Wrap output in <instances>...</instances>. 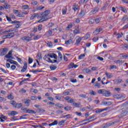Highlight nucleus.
Masks as SVG:
<instances>
[{
    "mask_svg": "<svg viewBox=\"0 0 128 128\" xmlns=\"http://www.w3.org/2000/svg\"><path fill=\"white\" fill-rule=\"evenodd\" d=\"M94 116H90L88 118V120H89L88 122H86L84 124H88L89 122H94Z\"/></svg>",
    "mask_w": 128,
    "mask_h": 128,
    "instance_id": "2eb2a0df",
    "label": "nucleus"
},
{
    "mask_svg": "<svg viewBox=\"0 0 128 128\" xmlns=\"http://www.w3.org/2000/svg\"><path fill=\"white\" fill-rule=\"evenodd\" d=\"M7 36H8V38H13V36H14V33L10 32L9 34H7Z\"/></svg>",
    "mask_w": 128,
    "mask_h": 128,
    "instance_id": "2f4dec72",
    "label": "nucleus"
},
{
    "mask_svg": "<svg viewBox=\"0 0 128 128\" xmlns=\"http://www.w3.org/2000/svg\"><path fill=\"white\" fill-rule=\"evenodd\" d=\"M52 30H48L46 34V35L48 38L50 36H52Z\"/></svg>",
    "mask_w": 128,
    "mask_h": 128,
    "instance_id": "b1692460",
    "label": "nucleus"
},
{
    "mask_svg": "<svg viewBox=\"0 0 128 128\" xmlns=\"http://www.w3.org/2000/svg\"><path fill=\"white\" fill-rule=\"evenodd\" d=\"M55 98L58 100H60L62 99V96H60V95H57L55 96Z\"/></svg>",
    "mask_w": 128,
    "mask_h": 128,
    "instance_id": "58836bf2",
    "label": "nucleus"
},
{
    "mask_svg": "<svg viewBox=\"0 0 128 128\" xmlns=\"http://www.w3.org/2000/svg\"><path fill=\"white\" fill-rule=\"evenodd\" d=\"M116 110H121L120 112V116L122 118H124V116H128V106L124 104L122 105H120L117 107H116Z\"/></svg>",
    "mask_w": 128,
    "mask_h": 128,
    "instance_id": "f257e3e1",
    "label": "nucleus"
},
{
    "mask_svg": "<svg viewBox=\"0 0 128 128\" xmlns=\"http://www.w3.org/2000/svg\"><path fill=\"white\" fill-rule=\"evenodd\" d=\"M114 62L115 64H120V66L124 62V60H114Z\"/></svg>",
    "mask_w": 128,
    "mask_h": 128,
    "instance_id": "ddd939ff",
    "label": "nucleus"
},
{
    "mask_svg": "<svg viewBox=\"0 0 128 128\" xmlns=\"http://www.w3.org/2000/svg\"><path fill=\"white\" fill-rule=\"evenodd\" d=\"M50 14V11L48 10H46L42 12L41 14L42 18L38 21V22H42L48 20L50 18V16H48Z\"/></svg>",
    "mask_w": 128,
    "mask_h": 128,
    "instance_id": "f03ea898",
    "label": "nucleus"
},
{
    "mask_svg": "<svg viewBox=\"0 0 128 128\" xmlns=\"http://www.w3.org/2000/svg\"><path fill=\"white\" fill-rule=\"evenodd\" d=\"M10 68H12V70H14L16 68V66L15 65L13 64L11 66Z\"/></svg>",
    "mask_w": 128,
    "mask_h": 128,
    "instance_id": "338daca9",
    "label": "nucleus"
},
{
    "mask_svg": "<svg viewBox=\"0 0 128 128\" xmlns=\"http://www.w3.org/2000/svg\"><path fill=\"white\" fill-rule=\"evenodd\" d=\"M30 100H38V97L35 96H32L30 97Z\"/></svg>",
    "mask_w": 128,
    "mask_h": 128,
    "instance_id": "052dcab7",
    "label": "nucleus"
},
{
    "mask_svg": "<svg viewBox=\"0 0 128 128\" xmlns=\"http://www.w3.org/2000/svg\"><path fill=\"white\" fill-rule=\"evenodd\" d=\"M126 98V95L124 94H119V100H123Z\"/></svg>",
    "mask_w": 128,
    "mask_h": 128,
    "instance_id": "e433bc0d",
    "label": "nucleus"
},
{
    "mask_svg": "<svg viewBox=\"0 0 128 128\" xmlns=\"http://www.w3.org/2000/svg\"><path fill=\"white\" fill-rule=\"evenodd\" d=\"M24 104H26V106H30V100L28 99L24 101Z\"/></svg>",
    "mask_w": 128,
    "mask_h": 128,
    "instance_id": "cd10ccee",
    "label": "nucleus"
},
{
    "mask_svg": "<svg viewBox=\"0 0 128 128\" xmlns=\"http://www.w3.org/2000/svg\"><path fill=\"white\" fill-rule=\"evenodd\" d=\"M86 56L85 54H82L79 56L78 60H82Z\"/></svg>",
    "mask_w": 128,
    "mask_h": 128,
    "instance_id": "603ef678",
    "label": "nucleus"
},
{
    "mask_svg": "<svg viewBox=\"0 0 128 128\" xmlns=\"http://www.w3.org/2000/svg\"><path fill=\"white\" fill-rule=\"evenodd\" d=\"M66 122V120H62L60 122H58V126H64Z\"/></svg>",
    "mask_w": 128,
    "mask_h": 128,
    "instance_id": "c9c22d12",
    "label": "nucleus"
},
{
    "mask_svg": "<svg viewBox=\"0 0 128 128\" xmlns=\"http://www.w3.org/2000/svg\"><path fill=\"white\" fill-rule=\"evenodd\" d=\"M20 40H24V42H28L31 40H32V38L28 36H25L21 37Z\"/></svg>",
    "mask_w": 128,
    "mask_h": 128,
    "instance_id": "7ed1b4c3",
    "label": "nucleus"
},
{
    "mask_svg": "<svg viewBox=\"0 0 128 128\" xmlns=\"http://www.w3.org/2000/svg\"><path fill=\"white\" fill-rule=\"evenodd\" d=\"M21 110H22L24 114H28V108H21Z\"/></svg>",
    "mask_w": 128,
    "mask_h": 128,
    "instance_id": "c756f323",
    "label": "nucleus"
},
{
    "mask_svg": "<svg viewBox=\"0 0 128 128\" xmlns=\"http://www.w3.org/2000/svg\"><path fill=\"white\" fill-rule=\"evenodd\" d=\"M44 8V6H37L36 8V10H42Z\"/></svg>",
    "mask_w": 128,
    "mask_h": 128,
    "instance_id": "72a5a7b5",
    "label": "nucleus"
},
{
    "mask_svg": "<svg viewBox=\"0 0 128 128\" xmlns=\"http://www.w3.org/2000/svg\"><path fill=\"white\" fill-rule=\"evenodd\" d=\"M100 8L98 6H96L90 12V14H95L96 12H98Z\"/></svg>",
    "mask_w": 128,
    "mask_h": 128,
    "instance_id": "423d86ee",
    "label": "nucleus"
},
{
    "mask_svg": "<svg viewBox=\"0 0 128 128\" xmlns=\"http://www.w3.org/2000/svg\"><path fill=\"white\" fill-rule=\"evenodd\" d=\"M58 124V122L57 120H54L51 124H48L49 126H56Z\"/></svg>",
    "mask_w": 128,
    "mask_h": 128,
    "instance_id": "4be33fe9",
    "label": "nucleus"
},
{
    "mask_svg": "<svg viewBox=\"0 0 128 128\" xmlns=\"http://www.w3.org/2000/svg\"><path fill=\"white\" fill-rule=\"evenodd\" d=\"M63 94L64 96H68V94H70V92L66 90L64 92Z\"/></svg>",
    "mask_w": 128,
    "mask_h": 128,
    "instance_id": "6e6d98bb",
    "label": "nucleus"
},
{
    "mask_svg": "<svg viewBox=\"0 0 128 128\" xmlns=\"http://www.w3.org/2000/svg\"><path fill=\"white\" fill-rule=\"evenodd\" d=\"M118 68L116 65H111L110 66V70H116Z\"/></svg>",
    "mask_w": 128,
    "mask_h": 128,
    "instance_id": "a19ab883",
    "label": "nucleus"
},
{
    "mask_svg": "<svg viewBox=\"0 0 128 128\" xmlns=\"http://www.w3.org/2000/svg\"><path fill=\"white\" fill-rule=\"evenodd\" d=\"M73 10H78V4H74L73 6Z\"/></svg>",
    "mask_w": 128,
    "mask_h": 128,
    "instance_id": "37998d69",
    "label": "nucleus"
},
{
    "mask_svg": "<svg viewBox=\"0 0 128 128\" xmlns=\"http://www.w3.org/2000/svg\"><path fill=\"white\" fill-rule=\"evenodd\" d=\"M119 56L120 60H126V58H128V55L124 54H120Z\"/></svg>",
    "mask_w": 128,
    "mask_h": 128,
    "instance_id": "9d476101",
    "label": "nucleus"
},
{
    "mask_svg": "<svg viewBox=\"0 0 128 128\" xmlns=\"http://www.w3.org/2000/svg\"><path fill=\"white\" fill-rule=\"evenodd\" d=\"M100 32H102V28H98L94 32V34H98Z\"/></svg>",
    "mask_w": 128,
    "mask_h": 128,
    "instance_id": "f8f14e48",
    "label": "nucleus"
},
{
    "mask_svg": "<svg viewBox=\"0 0 128 128\" xmlns=\"http://www.w3.org/2000/svg\"><path fill=\"white\" fill-rule=\"evenodd\" d=\"M94 86L98 88H100L102 86V85L100 84L98 82H95V84L94 85Z\"/></svg>",
    "mask_w": 128,
    "mask_h": 128,
    "instance_id": "bb28decb",
    "label": "nucleus"
},
{
    "mask_svg": "<svg viewBox=\"0 0 128 128\" xmlns=\"http://www.w3.org/2000/svg\"><path fill=\"white\" fill-rule=\"evenodd\" d=\"M72 26H74V25H72V24L70 23L68 26L67 28H72Z\"/></svg>",
    "mask_w": 128,
    "mask_h": 128,
    "instance_id": "0e129e2a",
    "label": "nucleus"
},
{
    "mask_svg": "<svg viewBox=\"0 0 128 128\" xmlns=\"http://www.w3.org/2000/svg\"><path fill=\"white\" fill-rule=\"evenodd\" d=\"M27 114H36V112H35V111L34 110L28 109V112Z\"/></svg>",
    "mask_w": 128,
    "mask_h": 128,
    "instance_id": "f704fd0d",
    "label": "nucleus"
},
{
    "mask_svg": "<svg viewBox=\"0 0 128 128\" xmlns=\"http://www.w3.org/2000/svg\"><path fill=\"white\" fill-rule=\"evenodd\" d=\"M64 110H66L67 112H68V110H72V106H68L64 108Z\"/></svg>",
    "mask_w": 128,
    "mask_h": 128,
    "instance_id": "ea45409f",
    "label": "nucleus"
},
{
    "mask_svg": "<svg viewBox=\"0 0 128 128\" xmlns=\"http://www.w3.org/2000/svg\"><path fill=\"white\" fill-rule=\"evenodd\" d=\"M4 8L6 9V10H8V8H10V4H5L4 5Z\"/></svg>",
    "mask_w": 128,
    "mask_h": 128,
    "instance_id": "e2e57ef3",
    "label": "nucleus"
},
{
    "mask_svg": "<svg viewBox=\"0 0 128 128\" xmlns=\"http://www.w3.org/2000/svg\"><path fill=\"white\" fill-rule=\"evenodd\" d=\"M114 122H110L108 124H106L105 126H104V128H109V126H114Z\"/></svg>",
    "mask_w": 128,
    "mask_h": 128,
    "instance_id": "5701e85b",
    "label": "nucleus"
},
{
    "mask_svg": "<svg viewBox=\"0 0 128 128\" xmlns=\"http://www.w3.org/2000/svg\"><path fill=\"white\" fill-rule=\"evenodd\" d=\"M110 91H108L106 90H104V94H103V96H110Z\"/></svg>",
    "mask_w": 128,
    "mask_h": 128,
    "instance_id": "a211bd4d",
    "label": "nucleus"
},
{
    "mask_svg": "<svg viewBox=\"0 0 128 128\" xmlns=\"http://www.w3.org/2000/svg\"><path fill=\"white\" fill-rule=\"evenodd\" d=\"M80 28L79 26H76L74 28V30H73V34L74 36L76 34H80Z\"/></svg>",
    "mask_w": 128,
    "mask_h": 128,
    "instance_id": "20e7f679",
    "label": "nucleus"
},
{
    "mask_svg": "<svg viewBox=\"0 0 128 128\" xmlns=\"http://www.w3.org/2000/svg\"><path fill=\"white\" fill-rule=\"evenodd\" d=\"M55 106L57 108H64V105L62 104H55Z\"/></svg>",
    "mask_w": 128,
    "mask_h": 128,
    "instance_id": "79ce46f5",
    "label": "nucleus"
},
{
    "mask_svg": "<svg viewBox=\"0 0 128 128\" xmlns=\"http://www.w3.org/2000/svg\"><path fill=\"white\" fill-rule=\"evenodd\" d=\"M28 62V64H32V62H34V59L29 57Z\"/></svg>",
    "mask_w": 128,
    "mask_h": 128,
    "instance_id": "680f3d73",
    "label": "nucleus"
},
{
    "mask_svg": "<svg viewBox=\"0 0 128 128\" xmlns=\"http://www.w3.org/2000/svg\"><path fill=\"white\" fill-rule=\"evenodd\" d=\"M43 58L44 60H46V62H52V59H50L48 54L45 55Z\"/></svg>",
    "mask_w": 128,
    "mask_h": 128,
    "instance_id": "1a4fd4ad",
    "label": "nucleus"
},
{
    "mask_svg": "<svg viewBox=\"0 0 128 128\" xmlns=\"http://www.w3.org/2000/svg\"><path fill=\"white\" fill-rule=\"evenodd\" d=\"M119 10L123 12H128V10L126 9V8H124V7L120 6Z\"/></svg>",
    "mask_w": 128,
    "mask_h": 128,
    "instance_id": "7c9ffc66",
    "label": "nucleus"
},
{
    "mask_svg": "<svg viewBox=\"0 0 128 128\" xmlns=\"http://www.w3.org/2000/svg\"><path fill=\"white\" fill-rule=\"evenodd\" d=\"M76 42L74 45L76 46H80V42H82V38H80V36H76Z\"/></svg>",
    "mask_w": 128,
    "mask_h": 128,
    "instance_id": "39448f33",
    "label": "nucleus"
},
{
    "mask_svg": "<svg viewBox=\"0 0 128 128\" xmlns=\"http://www.w3.org/2000/svg\"><path fill=\"white\" fill-rule=\"evenodd\" d=\"M51 70H56V68H58V66L56 65L52 64L50 66Z\"/></svg>",
    "mask_w": 128,
    "mask_h": 128,
    "instance_id": "412c9836",
    "label": "nucleus"
},
{
    "mask_svg": "<svg viewBox=\"0 0 128 128\" xmlns=\"http://www.w3.org/2000/svg\"><path fill=\"white\" fill-rule=\"evenodd\" d=\"M67 10L68 9L64 7V8L62 10V13L63 14H66Z\"/></svg>",
    "mask_w": 128,
    "mask_h": 128,
    "instance_id": "8fccbe9b",
    "label": "nucleus"
},
{
    "mask_svg": "<svg viewBox=\"0 0 128 128\" xmlns=\"http://www.w3.org/2000/svg\"><path fill=\"white\" fill-rule=\"evenodd\" d=\"M72 106H75V108H82V104L80 103L74 102Z\"/></svg>",
    "mask_w": 128,
    "mask_h": 128,
    "instance_id": "f3484780",
    "label": "nucleus"
},
{
    "mask_svg": "<svg viewBox=\"0 0 128 128\" xmlns=\"http://www.w3.org/2000/svg\"><path fill=\"white\" fill-rule=\"evenodd\" d=\"M94 19H90L89 21V24H94Z\"/></svg>",
    "mask_w": 128,
    "mask_h": 128,
    "instance_id": "774afa93",
    "label": "nucleus"
},
{
    "mask_svg": "<svg viewBox=\"0 0 128 128\" xmlns=\"http://www.w3.org/2000/svg\"><path fill=\"white\" fill-rule=\"evenodd\" d=\"M108 108L103 109H98L96 110L95 112L96 114H100V112H104V110H108Z\"/></svg>",
    "mask_w": 128,
    "mask_h": 128,
    "instance_id": "9b49d317",
    "label": "nucleus"
},
{
    "mask_svg": "<svg viewBox=\"0 0 128 128\" xmlns=\"http://www.w3.org/2000/svg\"><path fill=\"white\" fill-rule=\"evenodd\" d=\"M40 36L38 35H37L34 38L33 40H40Z\"/></svg>",
    "mask_w": 128,
    "mask_h": 128,
    "instance_id": "5fc2aeb1",
    "label": "nucleus"
},
{
    "mask_svg": "<svg viewBox=\"0 0 128 128\" xmlns=\"http://www.w3.org/2000/svg\"><path fill=\"white\" fill-rule=\"evenodd\" d=\"M16 114H18V112L16 111H12L8 113V116H16Z\"/></svg>",
    "mask_w": 128,
    "mask_h": 128,
    "instance_id": "4468645a",
    "label": "nucleus"
},
{
    "mask_svg": "<svg viewBox=\"0 0 128 128\" xmlns=\"http://www.w3.org/2000/svg\"><path fill=\"white\" fill-rule=\"evenodd\" d=\"M16 16L18 18H24V15L22 12V11H20V12L16 15Z\"/></svg>",
    "mask_w": 128,
    "mask_h": 128,
    "instance_id": "c85d7f7f",
    "label": "nucleus"
},
{
    "mask_svg": "<svg viewBox=\"0 0 128 128\" xmlns=\"http://www.w3.org/2000/svg\"><path fill=\"white\" fill-rule=\"evenodd\" d=\"M104 89H101L98 90V94H103L104 92Z\"/></svg>",
    "mask_w": 128,
    "mask_h": 128,
    "instance_id": "4c0bfd02",
    "label": "nucleus"
},
{
    "mask_svg": "<svg viewBox=\"0 0 128 128\" xmlns=\"http://www.w3.org/2000/svg\"><path fill=\"white\" fill-rule=\"evenodd\" d=\"M74 63H70V64L68 66V68L69 70H70V68H74Z\"/></svg>",
    "mask_w": 128,
    "mask_h": 128,
    "instance_id": "49530a36",
    "label": "nucleus"
},
{
    "mask_svg": "<svg viewBox=\"0 0 128 128\" xmlns=\"http://www.w3.org/2000/svg\"><path fill=\"white\" fill-rule=\"evenodd\" d=\"M22 103H16L14 108H22Z\"/></svg>",
    "mask_w": 128,
    "mask_h": 128,
    "instance_id": "473e14b6",
    "label": "nucleus"
},
{
    "mask_svg": "<svg viewBox=\"0 0 128 128\" xmlns=\"http://www.w3.org/2000/svg\"><path fill=\"white\" fill-rule=\"evenodd\" d=\"M12 52L10 51L5 56V58H12Z\"/></svg>",
    "mask_w": 128,
    "mask_h": 128,
    "instance_id": "dca6fc26",
    "label": "nucleus"
},
{
    "mask_svg": "<svg viewBox=\"0 0 128 128\" xmlns=\"http://www.w3.org/2000/svg\"><path fill=\"white\" fill-rule=\"evenodd\" d=\"M122 80L121 79H117L116 80V84H120L122 82Z\"/></svg>",
    "mask_w": 128,
    "mask_h": 128,
    "instance_id": "69168bd1",
    "label": "nucleus"
},
{
    "mask_svg": "<svg viewBox=\"0 0 128 128\" xmlns=\"http://www.w3.org/2000/svg\"><path fill=\"white\" fill-rule=\"evenodd\" d=\"M124 20H128V16H124L122 18V22H124Z\"/></svg>",
    "mask_w": 128,
    "mask_h": 128,
    "instance_id": "4d7b16f0",
    "label": "nucleus"
},
{
    "mask_svg": "<svg viewBox=\"0 0 128 128\" xmlns=\"http://www.w3.org/2000/svg\"><path fill=\"white\" fill-rule=\"evenodd\" d=\"M22 26V24H20V22H17L14 28H20V27Z\"/></svg>",
    "mask_w": 128,
    "mask_h": 128,
    "instance_id": "a18cd8bd",
    "label": "nucleus"
},
{
    "mask_svg": "<svg viewBox=\"0 0 128 128\" xmlns=\"http://www.w3.org/2000/svg\"><path fill=\"white\" fill-rule=\"evenodd\" d=\"M72 44V40L70 39L68 40L65 41V44L68 45V44Z\"/></svg>",
    "mask_w": 128,
    "mask_h": 128,
    "instance_id": "a878e982",
    "label": "nucleus"
},
{
    "mask_svg": "<svg viewBox=\"0 0 128 128\" xmlns=\"http://www.w3.org/2000/svg\"><path fill=\"white\" fill-rule=\"evenodd\" d=\"M90 33H88L84 36V40H88V39L90 38Z\"/></svg>",
    "mask_w": 128,
    "mask_h": 128,
    "instance_id": "c03bdc74",
    "label": "nucleus"
},
{
    "mask_svg": "<svg viewBox=\"0 0 128 128\" xmlns=\"http://www.w3.org/2000/svg\"><path fill=\"white\" fill-rule=\"evenodd\" d=\"M64 99L65 100H68V102H69L70 104H72V102H74V99H72L70 98V96H68L65 97Z\"/></svg>",
    "mask_w": 128,
    "mask_h": 128,
    "instance_id": "0eeeda50",
    "label": "nucleus"
},
{
    "mask_svg": "<svg viewBox=\"0 0 128 128\" xmlns=\"http://www.w3.org/2000/svg\"><path fill=\"white\" fill-rule=\"evenodd\" d=\"M14 32V28H10L8 30L5 31V34H6V32Z\"/></svg>",
    "mask_w": 128,
    "mask_h": 128,
    "instance_id": "bf43d9fd",
    "label": "nucleus"
},
{
    "mask_svg": "<svg viewBox=\"0 0 128 128\" xmlns=\"http://www.w3.org/2000/svg\"><path fill=\"white\" fill-rule=\"evenodd\" d=\"M16 104H17L16 102L14 100H12L10 102V104H12V106H14V108L16 107Z\"/></svg>",
    "mask_w": 128,
    "mask_h": 128,
    "instance_id": "09e8293b",
    "label": "nucleus"
},
{
    "mask_svg": "<svg viewBox=\"0 0 128 128\" xmlns=\"http://www.w3.org/2000/svg\"><path fill=\"white\" fill-rule=\"evenodd\" d=\"M57 52L58 53V59L60 60H62V53H60V52L58 51Z\"/></svg>",
    "mask_w": 128,
    "mask_h": 128,
    "instance_id": "393cba45",
    "label": "nucleus"
},
{
    "mask_svg": "<svg viewBox=\"0 0 128 128\" xmlns=\"http://www.w3.org/2000/svg\"><path fill=\"white\" fill-rule=\"evenodd\" d=\"M8 50L6 48H2L0 54V56H5V54H6V52H8Z\"/></svg>",
    "mask_w": 128,
    "mask_h": 128,
    "instance_id": "6e6552de",
    "label": "nucleus"
},
{
    "mask_svg": "<svg viewBox=\"0 0 128 128\" xmlns=\"http://www.w3.org/2000/svg\"><path fill=\"white\" fill-rule=\"evenodd\" d=\"M102 104H104V106H110V104H112V102L110 101H103Z\"/></svg>",
    "mask_w": 128,
    "mask_h": 128,
    "instance_id": "aec40b11",
    "label": "nucleus"
},
{
    "mask_svg": "<svg viewBox=\"0 0 128 128\" xmlns=\"http://www.w3.org/2000/svg\"><path fill=\"white\" fill-rule=\"evenodd\" d=\"M105 74L108 78H114V76L112 73L106 72Z\"/></svg>",
    "mask_w": 128,
    "mask_h": 128,
    "instance_id": "6ab92c4d",
    "label": "nucleus"
},
{
    "mask_svg": "<svg viewBox=\"0 0 128 128\" xmlns=\"http://www.w3.org/2000/svg\"><path fill=\"white\" fill-rule=\"evenodd\" d=\"M36 16H38V14H34L30 16V20H34V18H36Z\"/></svg>",
    "mask_w": 128,
    "mask_h": 128,
    "instance_id": "864d4df0",
    "label": "nucleus"
},
{
    "mask_svg": "<svg viewBox=\"0 0 128 128\" xmlns=\"http://www.w3.org/2000/svg\"><path fill=\"white\" fill-rule=\"evenodd\" d=\"M8 100H14V96H12V94H10V95L8 96Z\"/></svg>",
    "mask_w": 128,
    "mask_h": 128,
    "instance_id": "de8ad7c7",
    "label": "nucleus"
},
{
    "mask_svg": "<svg viewBox=\"0 0 128 128\" xmlns=\"http://www.w3.org/2000/svg\"><path fill=\"white\" fill-rule=\"evenodd\" d=\"M38 30L39 32H40V30H42V25L39 24L38 28Z\"/></svg>",
    "mask_w": 128,
    "mask_h": 128,
    "instance_id": "13d9d810",
    "label": "nucleus"
},
{
    "mask_svg": "<svg viewBox=\"0 0 128 128\" xmlns=\"http://www.w3.org/2000/svg\"><path fill=\"white\" fill-rule=\"evenodd\" d=\"M20 10H14L13 12L14 14H18L20 12Z\"/></svg>",
    "mask_w": 128,
    "mask_h": 128,
    "instance_id": "3c124183",
    "label": "nucleus"
}]
</instances>
